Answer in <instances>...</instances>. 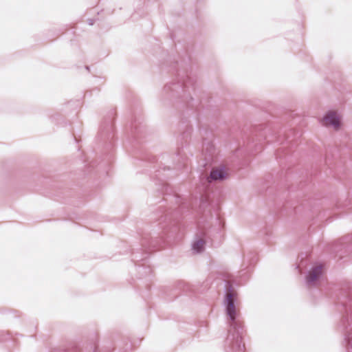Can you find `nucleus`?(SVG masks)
I'll use <instances>...</instances> for the list:
<instances>
[{
	"mask_svg": "<svg viewBox=\"0 0 352 352\" xmlns=\"http://www.w3.org/2000/svg\"><path fill=\"white\" fill-rule=\"evenodd\" d=\"M168 155L163 154L159 162L155 156L148 155L146 158L147 163L154 169L153 179L160 181L162 194L168 195L164 198L166 201L174 204L173 206L159 207L160 217L158 221L160 232H154L153 234H144L141 238V248L132 250V261L137 267L138 278L150 276L152 269L147 264V258L153 251L162 248L165 244V238L168 234H175L190 223H197L201 226L209 217H212L211 204L207 195H201L198 199L193 197H181L177 195H168L169 187L164 179L173 177V170L166 165Z\"/></svg>",
	"mask_w": 352,
	"mask_h": 352,
	"instance_id": "1",
	"label": "nucleus"
},
{
	"mask_svg": "<svg viewBox=\"0 0 352 352\" xmlns=\"http://www.w3.org/2000/svg\"><path fill=\"white\" fill-rule=\"evenodd\" d=\"M190 62V56L186 54L177 58L170 56L162 63V69H167L176 78L167 82L162 90L160 100L164 104L182 103L192 109H197L199 105L204 107L202 93Z\"/></svg>",
	"mask_w": 352,
	"mask_h": 352,
	"instance_id": "2",
	"label": "nucleus"
},
{
	"mask_svg": "<svg viewBox=\"0 0 352 352\" xmlns=\"http://www.w3.org/2000/svg\"><path fill=\"white\" fill-rule=\"evenodd\" d=\"M223 305L229 325L228 336L224 343V351L225 352H244L243 320L236 306L237 293L228 280L225 281Z\"/></svg>",
	"mask_w": 352,
	"mask_h": 352,
	"instance_id": "3",
	"label": "nucleus"
},
{
	"mask_svg": "<svg viewBox=\"0 0 352 352\" xmlns=\"http://www.w3.org/2000/svg\"><path fill=\"white\" fill-rule=\"evenodd\" d=\"M224 227L223 219L219 214H216L212 226L208 230H201L196 235L195 241L192 243L193 252L201 253L205 250L206 243L221 239Z\"/></svg>",
	"mask_w": 352,
	"mask_h": 352,
	"instance_id": "4",
	"label": "nucleus"
},
{
	"mask_svg": "<svg viewBox=\"0 0 352 352\" xmlns=\"http://www.w3.org/2000/svg\"><path fill=\"white\" fill-rule=\"evenodd\" d=\"M336 307L341 315L339 327L343 331L348 333L346 336L349 338L352 331V291L351 289H342L340 292L336 300Z\"/></svg>",
	"mask_w": 352,
	"mask_h": 352,
	"instance_id": "5",
	"label": "nucleus"
},
{
	"mask_svg": "<svg viewBox=\"0 0 352 352\" xmlns=\"http://www.w3.org/2000/svg\"><path fill=\"white\" fill-rule=\"evenodd\" d=\"M116 113L114 109L110 110L101 122L96 140L107 151H111L116 142V131L114 120Z\"/></svg>",
	"mask_w": 352,
	"mask_h": 352,
	"instance_id": "6",
	"label": "nucleus"
},
{
	"mask_svg": "<svg viewBox=\"0 0 352 352\" xmlns=\"http://www.w3.org/2000/svg\"><path fill=\"white\" fill-rule=\"evenodd\" d=\"M210 168V175L201 176L200 178L203 185L208 186L212 182H223L228 178V173L225 166L221 165L218 167L208 166ZM207 186L205 187L206 188Z\"/></svg>",
	"mask_w": 352,
	"mask_h": 352,
	"instance_id": "7",
	"label": "nucleus"
},
{
	"mask_svg": "<svg viewBox=\"0 0 352 352\" xmlns=\"http://www.w3.org/2000/svg\"><path fill=\"white\" fill-rule=\"evenodd\" d=\"M201 155L203 159L202 166L207 169L217 160V153L214 143L210 140H204L202 143Z\"/></svg>",
	"mask_w": 352,
	"mask_h": 352,
	"instance_id": "8",
	"label": "nucleus"
},
{
	"mask_svg": "<svg viewBox=\"0 0 352 352\" xmlns=\"http://www.w3.org/2000/svg\"><path fill=\"white\" fill-rule=\"evenodd\" d=\"M145 126L140 118H135L130 124L129 130L127 131L129 142H140V139L144 137Z\"/></svg>",
	"mask_w": 352,
	"mask_h": 352,
	"instance_id": "9",
	"label": "nucleus"
},
{
	"mask_svg": "<svg viewBox=\"0 0 352 352\" xmlns=\"http://www.w3.org/2000/svg\"><path fill=\"white\" fill-rule=\"evenodd\" d=\"M323 274V266L321 264L314 265L305 275V285L307 287L318 286Z\"/></svg>",
	"mask_w": 352,
	"mask_h": 352,
	"instance_id": "10",
	"label": "nucleus"
},
{
	"mask_svg": "<svg viewBox=\"0 0 352 352\" xmlns=\"http://www.w3.org/2000/svg\"><path fill=\"white\" fill-rule=\"evenodd\" d=\"M275 141L283 144L276 152L277 159L287 157L292 152V148L296 145V143L293 142V139H290L289 137L283 140L280 135H278L275 137Z\"/></svg>",
	"mask_w": 352,
	"mask_h": 352,
	"instance_id": "11",
	"label": "nucleus"
},
{
	"mask_svg": "<svg viewBox=\"0 0 352 352\" xmlns=\"http://www.w3.org/2000/svg\"><path fill=\"white\" fill-rule=\"evenodd\" d=\"M325 122H328L331 126L334 128L340 126L339 117L337 113L334 111H329L324 117Z\"/></svg>",
	"mask_w": 352,
	"mask_h": 352,
	"instance_id": "12",
	"label": "nucleus"
},
{
	"mask_svg": "<svg viewBox=\"0 0 352 352\" xmlns=\"http://www.w3.org/2000/svg\"><path fill=\"white\" fill-rule=\"evenodd\" d=\"M177 157V168L180 169L182 167H184L186 164V160L188 159L187 156L184 153L182 148H178V150L176 153Z\"/></svg>",
	"mask_w": 352,
	"mask_h": 352,
	"instance_id": "13",
	"label": "nucleus"
},
{
	"mask_svg": "<svg viewBox=\"0 0 352 352\" xmlns=\"http://www.w3.org/2000/svg\"><path fill=\"white\" fill-rule=\"evenodd\" d=\"M191 132V127L187 126L186 130L181 134V139L187 142L188 138L190 136Z\"/></svg>",
	"mask_w": 352,
	"mask_h": 352,
	"instance_id": "14",
	"label": "nucleus"
},
{
	"mask_svg": "<svg viewBox=\"0 0 352 352\" xmlns=\"http://www.w3.org/2000/svg\"><path fill=\"white\" fill-rule=\"evenodd\" d=\"M245 260H246V258H245ZM247 260L248 262H250V265H254L256 262L257 258L254 254H251V258H247Z\"/></svg>",
	"mask_w": 352,
	"mask_h": 352,
	"instance_id": "15",
	"label": "nucleus"
},
{
	"mask_svg": "<svg viewBox=\"0 0 352 352\" xmlns=\"http://www.w3.org/2000/svg\"><path fill=\"white\" fill-rule=\"evenodd\" d=\"M61 118V115L60 114H58V113H56V114H54V115H52L51 116V119L53 122H57L59 119Z\"/></svg>",
	"mask_w": 352,
	"mask_h": 352,
	"instance_id": "16",
	"label": "nucleus"
},
{
	"mask_svg": "<svg viewBox=\"0 0 352 352\" xmlns=\"http://www.w3.org/2000/svg\"><path fill=\"white\" fill-rule=\"evenodd\" d=\"M85 166H87L86 171L88 173V172H89V170L88 169L90 168H93L95 166V163L93 162H88Z\"/></svg>",
	"mask_w": 352,
	"mask_h": 352,
	"instance_id": "17",
	"label": "nucleus"
},
{
	"mask_svg": "<svg viewBox=\"0 0 352 352\" xmlns=\"http://www.w3.org/2000/svg\"><path fill=\"white\" fill-rule=\"evenodd\" d=\"M111 159V156H107V159L102 160V162L104 163V165L107 164Z\"/></svg>",
	"mask_w": 352,
	"mask_h": 352,
	"instance_id": "18",
	"label": "nucleus"
},
{
	"mask_svg": "<svg viewBox=\"0 0 352 352\" xmlns=\"http://www.w3.org/2000/svg\"><path fill=\"white\" fill-rule=\"evenodd\" d=\"M88 24L89 25H93L94 24V19H89L88 20Z\"/></svg>",
	"mask_w": 352,
	"mask_h": 352,
	"instance_id": "19",
	"label": "nucleus"
},
{
	"mask_svg": "<svg viewBox=\"0 0 352 352\" xmlns=\"http://www.w3.org/2000/svg\"><path fill=\"white\" fill-rule=\"evenodd\" d=\"M265 139H267V138H265ZM266 141L269 143V142H272L273 140H266Z\"/></svg>",
	"mask_w": 352,
	"mask_h": 352,
	"instance_id": "20",
	"label": "nucleus"
}]
</instances>
